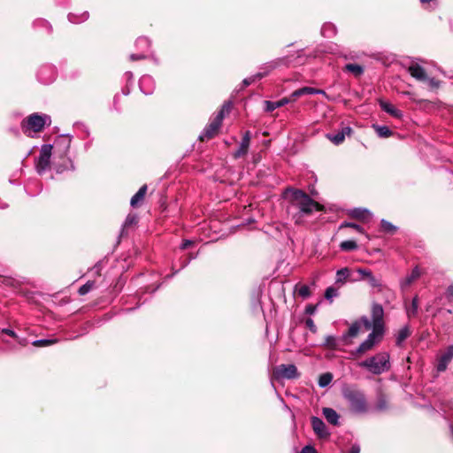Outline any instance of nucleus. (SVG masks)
I'll return each instance as SVG.
<instances>
[{"mask_svg":"<svg viewBox=\"0 0 453 453\" xmlns=\"http://www.w3.org/2000/svg\"><path fill=\"white\" fill-rule=\"evenodd\" d=\"M287 196L290 195V203L292 207L299 210L302 214L309 215L314 211H321L324 206L311 199L305 192L300 189L287 188L284 192Z\"/></svg>","mask_w":453,"mask_h":453,"instance_id":"obj_1","label":"nucleus"},{"mask_svg":"<svg viewBox=\"0 0 453 453\" xmlns=\"http://www.w3.org/2000/svg\"><path fill=\"white\" fill-rule=\"evenodd\" d=\"M342 396L347 402L349 411L354 414H365L369 410L365 393L356 387H344Z\"/></svg>","mask_w":453,"mask_h":453,"instance_id":"obj_2","label":"nucleus"},{"mask_svg":"<svg viewBox=\"0 0 453 453\" xmlns=\"http://www.w3.org/2000/svg\"><path fill=\"white\" fill-rule=\"evenodd\" d=\"M390 357L388 352H380L358 363V366L365 368L375 375H380L390 369Z\"/></svg>","mask_w":453,"mask_h":453,"instance_id":"obj_3","label":"nucleus"},{"mask_svg":"<svg viewBox=\"0 0 453 453\" xmlns=\"http://www.w3.org/2000/svg\"><path fill=\"white\" fill-rule=\"evenodd\" d=\"M50 123L51 119L49 115L33 113L23 120L21 127L25 134H28L29 132L38 133L41 132L46 125L50 126Z\"/></svg>","mask_w":453,"mask_h":453,"instance_id":"obj_4","label":"nucleus"},{"mask_svg":"<svg viewBox=\"0 0 453 453\" xmlns=\"http://www.w3.org/2000/svg\"><path fill=\"white\" fill-rule=\"evenodd\" d=\"M384 332L378 329H372L367 338L359 345L355 354L363 355L367 351L372 350L382 339Z\"/></svg>","mask_w":453,"mask_h":453,"instance_id":"obj_5","label":"nucleus"},{"mask_svg":"<svg viewBox=\"0 0 453 453\" xmlns=\"http://www.w3.org/2000/svg\"><path fill=\"white\" fill-rule=\"evenodd\" d=\"M273 377L275 380H292L299 377V372L295 365H280L273 368Z\"/></svg>","mask_w":453,"mask_h":453,"instance_id":"obj_6","label":"nucleus"},{"mask_svg":"<svg viewBox=\"0 0 453 453\" xmlns=\"http://www.w3.org/2000/svg\"><path fill=\"white\" fill-rule=\"evenodd\" d=\"M52 146L50 144H44L40 150L39 157L36 161V170L42 174L50 166L51 157Z\"/></svg>","mask_w":453,"mask_h":453,"instance_id":"obj_7","label":"nucleus"},{"mask_svg":"<svg viewBox=\"0 0 453 453\" xmlns=\"http://www.w3.org/2000/svg\"><path fill=\"white\" fill-rule=\"evenodd\" d=\"M362 326H364L366 331L372 328V323L365 316H363L359 320L355 321L349 326L348 332L343 335V339L347 341L349 338L356 337L358 334Z\"/></svg>","mask_w":453,"mask_h":453,"instance_id":"obj_8","label":"nucleus"},{"mask_svg":"<svg viewBox=\"0 0 453 453\" xmlns=\"http://www.w3.org/2000/svg\"><path fill=\"white\" fill-rule=\"evenodd\" d=\"M372 328L378 329L384 332V310L382 305L379 303H373L372 305Z\"/></svg>","mask_w":453,"mask_h":453,"instance_id":"obj_9","label":"nucleus"},{"mask_svg":"<svg viewBox=\"0 0 453 453\" xmlns=\"http://www.w3.org/2000/svg\"><path fill=\"white\" fill-rule=\"evenodd\" d=\"M222 117L216 116L211 122L205 127L203 134L200 135V140L203 141L205 139L212 138L219 131V127L222 124Z\"/></svg>","mask_w":453,"mask_h":453,"instance_id":"obj_10","label":"nucleus"},{"mask_svg":"<svg viewBox=\"0 0 453 453\" xmlns=\"http://www.w3.org/2000/svg\"><path fill=\"white\" fill-rule=\"evenodd\" d=\"M453 358V345L448 347L447 350L437 359V371L441 372L447 369L449 363Z\"/></svg>","mask_w":453,"mask_h":453,"instance_id":"obj_11","label":"nucleus"},{"mask_svg":"<svg viewBox=\"0 0 453 453\" xmlns=\"http://www.w3.org/2000/svg\"><path fill=\"white\" fill-rule=\"evenodd\" d=\"M311 421L312 429L319 437L325 438L329 435L326 426L321 418L312 417Z\"/></svg>","mask_w":453,"mask_h":453,"instance_id":"obj_12","label":"nucleus"},{"mask_svg":"<svg viewBox=\"0 0 453 453\" xmlns=\"http://www.w3.org/2000/svg\"><path fill=\"white\" fill-rule=\"evenodd\" d=\"M421 275V272L418 266H415L411 274L400 280V287L403 290L408 288L415 280H417Z\"/></svg>","mask_w":453,"mask_h":453,"instance_id":"obj_13","label":"nucleus"},{"mask_svg":"<svg viewBox=\"0 0 453 453\" xmlns=\"http://www.w3.org/2000/svg\"><path fill=\"white\" fill-rule=\"evenodd\" d=\"M351 132H352V129L349 127H344L337 134H326V137L334 144L339 145L344 141L345 136L349 135L351 134Z\"/></svg>","mask_w":453,"mask_h":453,"instance_id":"obj_14","label":"nucleus"},{"mask_svg":"<svg viewBox=\"0 0 453 453\" xmlns=\"http://www.w3.org/2000/svg\"><path fill=\"white\" fill-rule=\"evenodd\" d=\"M409 73L418 81H425L427 80L425 69L418 64H411L408 67Z\"/></svg>","mask_w":453,"mask_h":453,"instance_id":"obj_15","label":"nucleus"},{"mask_svg":"<svg viewBox=\"0 0 453 453\" xmlns=\"http://www.w3.org/2000/svg\"><path fill=\"white\" fill-rule=\"evenodd\" d=\"M250 133L249 131H247L242 139V142H241V144H240L238 150L234 154V157L235 158H239V157L244 156L248 152V150L250 147Z\"/></svg>","mask_w":453,"mask_h":453,"instance_id":"obj_16","label":"nucleus"},{"mask_svg":"<svg viewBox=\"0 0 453 453\" xmlns=\"http://www.w3.org/2000/svg\"><path fill=\"white\" fill-rule=\"evenodd\" d=\"M379 104L380 108L387 113L390 114L391 116L396 119H401L403 117V112L400 110L396 109L392 104L382 99L379 100Z\"/></svg>","mask_w":453,"mask_h":453,"instance_id":"obj_17","label":"nucleus"},{"mask_svg":"<svg viewBox=\"0 0 453 453\" xmlns=\"http://www.w3.org/2000/svg\"><path fill=\"white\" fill-rule=\"evenodd\" d=\"M351 272L348 267L342 268L336 272L335 275V283L343 285L348 280L355 281L357 280V279H351L350 278Z\"/></svg>","mask_w":453,"mask_h":453,"instance_id":"obj_18","label":"nucleus"},{"mask_svg":"<svg viewBox=\"0 0 453 453\" xmlns=\"http://www.w3.org/2000/svg\"><path fill=\"white\" fill-rule=\"evenodd\" d=\"M322 413L326 419L332 425L337 426L339 424V415L338 413L332 408H323Z\"/></svg>","mask_w":453,"mask_h":453,"instance_id":"obj_19","label":"nucleus"},{"mask_svg":"<svg viewBox=\"0 0 453 453\" xmlns=\"http://www.w3.org/2000/svg\"><path fill=\"white\" fill-rule=\"evenodd\" d=\"M147 192V186L143 185L140 189L133 196L130 201L132 207H137L144 200Z\"/></svg>","mask_w":453,"mask_h":453,"instance_id":"obj_20","label":"nucleus"},{"mask_svg":"<svg viewBox=\"0 0 453 453\" xmlns=\"http://www.w3.org/2000/svg\"><path fill=\"white\" fill-rule=\"evenodd\" d=\"M288 103H290V99H288V97L281 98L280 100L276 102L265 101V111H273L275 109L282 107Z\"/></svg>","mask_w":453,"mask_h":453,"instance_id":"obj_21","label":"nucleus"},{"mask_svg":"<svg viewBox=\"0 0 453 453\" xmlns=\"http://www.w3.org/2000/svg\"><path fill=\"white\" fill-rule=\"evenodd\" d=\"M371 212L366 209H354L351 211V216L358 219H365L371 217Z\"/></svg>","mask_w":453,"mask_h":453,"instance_id":"obj_22","label":"nucleus"},{"mask_svg":"<svg viewBox=\"0 0 453 453\" xmlns=\"http://www.w3.org/2000/svg\"><path fill=\"white\" fill-rule=\"evenodd\" d=\"M410 330L407 326L401 328L396 336V345L400 346L403 342L410 335Z\"/></svg>","mask_w":453,"mask_h":453,"instance_id":"obj_23","label":"nucleus"},{"mask_svg":"<svg viewBox=\"0 0 453 453\" xmlns=\"http://www.w3.org/2000/svg\"><path fill=\"white\" fill-rule=\"evenodd\" d=\"M372 288H377L379 292L382 290V283L380 279H377L372 273L365 279Z\"/></svg>","mask_w":453,"mask_h":453,"instance_id":"obj_24","label":"nucleus"},{"mask_svg":"<svg viewBox=\"0 0 453 453\" xmlns=\"http://www.w3.org/2000/svg\"><path fill=\"white\" fill-rule=\"evenodd\" d=\"M373 127L380 137L387 138L392 134V131L386 126H374Z\"/></svg>","mask_w":453,"mask_h":453,"instance_id":"obj_25","label":"nucleus"},{"mask_svg":"<svg viewBox=\"0 0 453 453\" xmlns=\"http://www.w3.org/2000/svg\"><path fill=\"white\" fill-rule=\"evenodd\" d=\"M333 380V375L330 372L323 373L319 376V385L321 388L328 386Z\"/></svg>","mask_w":453,"mask_h":453,"instance_id":"obj_26","label":"nucleus"},{"mask_svg":"<svg viewBox=\"0 0 453 453\" xmlns=\"http://www.w3.org/2000/svg\"><path fill=\"white\" fill-rule=\"evenodd\" d=\"M340 248L344 251L355 250L357 248V244L355 241L348 240L342 242L340 244Z\"/></svg>","mask_w":453,"mask_h":453,"instance_id":"obj_27","label":"nucleus"},{"mask_svg":"<svg viewBox=\"0 0 453 453\" xmlns=\"http://www.w3.org/2000/svg\"><path fill=\"white\" fill-rule=\"evenodd\" d=\"M345 69L347 71L352 73L356 76L361 75L364 72L363 67L357 64H348V65H346Z\"/></svg>","mask_w":453,"mask_h":453,"instance_id":"obj_28","label":"nucleus"},{"mask_svg":"<svg viewBox=\"0 0 453 453\" xmlns=\"http://www.w3.org/2000/svg\"><path fill=\"white\" fill-rule=\"evenodd\" d=\"M296 291L303 298H308L311 296V290L307 285H296Z\"/></svg>","mask_w":453,"mask_h":453,"instance_id":"obj_29","label":"nucleus"},{"mask_svg":"<svg viewBox=\"0 0 453 453\" xmlns=\"http://www.w3.org/2000/svg\"><path fill=\"white\" fill-rule=\"evenodd\" d=\"M418 309V299L415 296L412 299L411 306L407 310V315L409 318L416 316Z\"/></svg>","mask_w":453,"mask_h":453,"instance_id":"obj_30","label":"nucleus"},{"mask_svg":"<svg viewBox=\"0 0 453 453\" xmlns=\"http://www.w3.org/2000/svg\"><path fill=\"white\" fill-rule=\"evenodd\" d=\"M57 342H58L57 339H41V340L35 341L33 342V345L37 346V347L49 346V345L56 343Z\"/></svg>","mask_w":453,"mask_h":453,"instance_id":"obj_31","label":"nucleus"},{"mask_svg":"<svg viewBox=\"0 0 453 453\" xmlns=\"http://www.w3.org/2000/svg\"><path fill=\"white\" fill-rule=\"evenodd\" d=\"M338 290L334 287H328L326 289L325 292V297L326 299L329 300L330 302L333 301L334 297H336L338 296Z\"/></svg>","mask_w":453,"mask_h":453,"instance_id":"obj_32","label":"nucleus"},{"mask_svg":"<svg viewBox=\"0 0 453 453\" xmlns=\"http://www.w3.org/2000/svg\"><path fill=\"white\" fill-rule=\"evenodd\" d=\"M341 227H351L355 230H357V232L361 233V234H364L365 235V237L370 240V236L369 234H365L364 232V229L359 226V225H357L355 223H342Z\"/></svg>","mask_w":453,"mask_h":453,"instance_id":"obj_33","label":"nucleus"},{"mask_svg":"<svg viewBox=\"0 0 453 453\" xmlns=\"http://www.w3.org/2000/svg\"><path fill=\"white\" fill-rule=\"evenodd\" d=\"M388 407L387 399L383 395H380L378 397V401L376 403V410L379 411L386 410Z\"/></svg>","mask_w":453,"mask_h":453,"instance_id":"obj_34","label":"nucleus"},{"mask_svg":"<svg viewBox=\"0 0 453 453\" xmlns=\"http://www.w3.org/2000/svg\"><path fill=\"white\" fill-rule=\"evenodd\" d=\"M94 287V281H88L79 288V294L84 296L88 294Z\"/></svg>","mask_w":453,"mask_h":453,"instance_id":"obj_35","label":"nucleus"},{"mask_svg":"<svg viewBox=\"0 0 453 453\" xmlns=\"http://www.w3.org/2000/svg\"><path fill=\"white\" fill-rule=\"evenodd\" d=\"M88 12H83L81 16V18L77 19L76 16L73 13L69 14L68 16V19L71 22L73 23H80V22H82L86 19H88Z\"/></svg>","mask_w":453,"mask_h":453,"instance_id":"obj_36","label":"nucleus"},{"mask_svg":"<svg viewBox=\"0 0 453 453\" xmlns=\"http://www.w3.org/2000/svg\"><path fill=\"white\" fill-rule=\"evenodd\" d=\"M268 72L269 71H267L265 73H257L256 75H254L252 77L246 78V79L243 80V84L245 86H249L250 84L254 82L256 80L261 79L262 77H264Z\"/></svg>","mask_w":453,"mask_h":453,"instance_id":"obj_37","label":"nucleus"},{"mask_svg":"<svg viewBox=\"0 0 453 453\" xmlns=\"http://www.w3.org/2000/svg\"><path fill=\"white\" fill-rule=\"evenodd\" d=\"M380 225H381V228L385 232L393 233L396 229L395 226H393L390 222H388V221H387L385 219L381 220Z\"/></svg>","mask_w":453,"mask_h":453,"instance_id":"obj_38","label":"nucleus"},{"mask_svg":"<svg viewBox=\"0 0 453 453\" xmlns=\"http://www.w3.org/2000/svg\"><path fill=\"white\" fill-rule=\"evenodd\" d=\"M230 110H231V104L230 103H225L222 105L220 111L218 112V114L216 116H220L221 115L222 120H223L224 118H225V115L228 114Z\"/></svg>","mask_w":453,"mask_h":453,"instance_id":"obj_39","label":"nucleus"},{"mask_svg":"<svg viewBox=\"0 0 453 453\" xmlns=\"http://www.w3.org/2000/svg\"><path fill=\"white\" fill-rule=\"evenodd\" d=\"M357 272L361 276L360 280H365L372 273L370 270L365 268H358Z\"/></svg>","mask_w":453,"mask_h":453,"instance_id":"obj_40","label":"nucleus"},{"mask_svg":"<svg viewBox=\"0 0 453 453\" xmlns=\"http://www.w3.org/2000/svg\"><path fill=\"white\" fill-rule=\"evenodd\" d=\"M303 96L304 95H313L314 92H317L314 88L311 87H303L300 88Z\"/></svg>","mask_w":453,"mask_h":453,"instance_id":"obj_41","label":"nucleus"},{"mask_svg":"<svg viewBox=\"0 0 453 453\" xmlns=\"http://www.w3.org/2000/svg\"><path fill=\"white\" fill-rule=\"evenodd\" d=\"M445 295L449 302H453V284L448 287Z\"/></svg>","mask_w":453,"mask_h":453,"instance_id":"obj_42","label":"nucleus"},{"mask_svg":"<svg viewBox=\"0 0 453 453\" xmlns=\"http://www.w3.org/2000/svg\"><path fill=\"white\" fill-rule=\"evenodd\" d=\"M302 93H301V90L300 88L299 89H296L289 96L288 99H290V102H293V101H296L298 97L302 96Z\"/></svg>","mask_w":453,"mask_h":453,"instance_id":"obj_43","label":"nucleus"},{"mask_svg":"<svg viewBox=\"0 0 453 453\" xmlns=\"http://www.w3.org/2000/svg\"><path fill=\"white\" fill-rule=\"evenodd\" d=\"M300 453H317V451L312 446L308 445L303 448Z\"/></svg>","mask_w":453,"mask_h":453,"instance_id":"obj_44","label":"nucleus"},{"mask_svg":"<svg viewBox=\"0 0 453 453\" xmlns=\"http://www.w3.org/2000/svg\"><path fill=\"white\" fill-rule=\"evenodd\" d=\"M306 326L311 329V331H316V326L311 319H306Z\"/></svg>","mask_w":453,"mask_h":453,"instance_id":"obj_45","label":"nucleus"},{"mask_svg":"<svg viewBox=\"0 0 453 453\" xmlns=\"http://www.w3.org/2000/svg\"><path fill=\"white\" fill-rule=\"evenodd\" d=\"M150 81V76H143L141 81H140V87L142 89L143 88V86L146 84V83H149Z\"/></svg>","mask_w":453,"mask_h":453,"instance_id":"obj_46","label":"nucleus"},{"mask_svg":"<svg viewBox=\"0 0 453 453\" xmlns=\"http://www.w3.org/2000/svg\"><path fill=\"white\" fill-rule=\"evenodd\" d=\"M144 58H145V56L142 54H131L130 55V59L133 61L141 60V59H143Z\"/></svg>","mask_w":453,"mask_h":453,"instance_id":"obj_47","label":"nucleus"},{"mask_svg":"<svg viewBox=\"0 0 453 453\" xmlns=\"http://www.w3.org/2000/svg\"><path fill=\"white\" fill-rule=\"evenodd\" d=\"M429 83V85L432 87V88H438L439 87V81L434 80V79H427L426 80Z\"/></svg>","mask_w":453,"mask_h":453,"instance_id":"obj_48","label":"nucleus"},{"mask_svg":"<svg viewBox=\"0 0 453 453\" xmlns=\"http://www.w3.org/2000/svg\"><path fill=\"white\" fill-rule=\"evenodd\" d=\"M136 220L134 216H128L125 221V226H129L133 223H134Z\"/></svg>","mask_w":453,"mask_h":453,"instance_id":"obj_49","label":"nucleus"},{"mask_svg":"<svg viewBox=\"0 0 453 453\" xmlns=\"http://www.w3.org/2000/svg\"><path fill=\"white\" fill-rule=\"evenodd\" d=\"M193 243L192 241L190 240H186L182 242V244L180 245V249L181 250H185L187 249L188 247H189L191 244Z\"/></svg>","mask_w":453,"mask_h":453,"instance_id":"obj_50","label":"nucleus"},{"mask_svg":"<svg viewBox=\"0 0 453 453\" xmlns=\"http://www.w3.org/2000/svg\"><path fill=\"white\" fill-rule=\"evenodd\" d=\"M348 453H360V447L358 445H353Z\"/></svg>","mask_w":453,"mask_h":453,"instance_id":"obj_51","label":"nucleus"},{"mask_svg":"<svg viewBox=\"0 0 453 453\" xmlns=\"http://www.w3.org/2000/svg\"><path fill=\"white\" fill-rule=\"evenodd\" d=\"M137 43L149 46V41L146 38L138 39Z\"/></svg>","mask_w":453,"mask_h":453,"instance_id":"obj_52","label":"nucleus"},{"mask_svg":"<svg viewBox=\"0 0 453 453\" xmlns=\"http://www.w3.org/2000/svg\"><path fill=\"white\" fill-rule=\"evenodd\" d=\"M3 333H4L10 336H15V333L11 329H4Z\"/></svg>","mask_w":453,"mask_h":453,"instance_id":"obj_53","label":"nucleus"},{"mask_svg":"<svg viewBox=\"0 0 453 453\" xmlns=\"http://www.w3.org/2000/svg\"><path fill=\"white\" fill-rule=\"evenodd\" d=\"M315 90L317 92H314L313 95L315 94H321V95H326L325 91L324 90H321V89H318V88H315Z\"/></svg>","mask_w":453,"mask_h":453,"instance_id":"obj_54","label":"nucleus"},{"mask_svg":"<svg viewBox=\"0 0 453 453\" xmlns=\"http://www.w3.org/2000/svg\"><path fill=\"white\" fill-rule=\"evenodd\" d=\"M334 341V337H332V336H329V337H327V339H326V342H327V344H332V342H333Z\"/></svg>","mask_w":453,"mask_h":453,"instance_id":"obj_55","label":"nucleus"},{"mask_svg":"<svg viewBox=\"0 0 453 453\" xmlns=\"http://www.w3.org/2000/svg\"><path fill=\"white\" fill-rule=\"evenodd\" d=\"M326 27H327V26H324L322 28V34L324 36H326Z\"/></svg>","mask_w":453,"mask_h":453,"instance_id":"obj_56","label":"nucleus"},{"mask_svg":"<svg viewBox=\"0 0 453 453\" xmlns=\"http://www.w3.org/2000/svg\"><path fill=\"white\" fill-rule=\"evenodd\" d=\"M307 311H308L309 313H313V311H314V308L309 307V308L307 309Z\"/></svg>","mask_w":453,"mask_h":453,"instance_id":"obj_57","label":"nucleus"},{"mask_svg":"<svg viewBox=\"0 0 453 453\" xmlns=\"http://www.w3.org/2000/svg\"><path fill=\"white\" fill-rule=\"evenodd\" d=\"M6 206H7L6 203H0V208L4 209V208H6Z\"/></svg>","mask_w":453,"mask_h":453,"instance_id":"obj_58","label":"nucleus"},{"mask_svg":"<svg viewBox=\"0 0 453 453\" xmlns=\"http://www.w3.org/2000/svg\"><path fill=\"white\" fill-rule=\"evenodd\" d=\"M269 67H270V69H273V68H274V65H271Z\"/></svg>","mask_w":453,"mask_h":453,"instance_id":"obj_59","label":"nucleus"},{"mask_svg":"<svg viewBox=\"0 0 453 453\" xmlns=\"http://www.w3.org/2000/svg\"><path fill=\"white\" fill-rule=\"evenodd\" d=\"M451 432L453 434V426H450Z\"/></svg>","mask_w":453,"mask_h":453,"instance_id":"obj_60","label":"nucleus"}]
</instances>
